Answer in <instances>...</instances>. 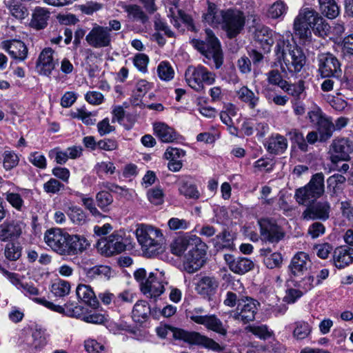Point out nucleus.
<instances>
[{"mask_svg":"<svg viewBox=\"0 0 353 353\" xmlns=\"http://www.w3.org/2000/svg\"><path fill=\"white\" fill-rule=\"evenodd\" d=\"M50 17V12L44 8L37 7L32 14L30 25L36 30H41L46 28Z\"/></svg>","mask_w":353,"mask_h":353,"instance_id":"obj_31","label":"nucleus"},{"mask_svg":"<svg viewBox=\"0 0 353 353\" xmlns=\"http://www.w3.org/2000/svg\"><path fill=\"white\" fill-rule=\"evenodd\" d=\"M200 243L203 245V247H201V245L199 243H192V248L185 255L188 263H197L200 262L201 265H203L208 246L201 239Z\"/></svg>","mask_w":353,"mask_h":353,"instance_id":"obj_28","label":"nucleus"},{"mask_svg":"<svg viewBox=\"0 0 353 353\" xmlns=\"http://www.w3.org/2000/svg\"><path fill=\"white\" fill-rule=\"evenodd\" d=\"M179 192L188 199H197L200 196V193L196 186L193 184L189 179H182L179 182Z\"/></svg>","mask_w":353,"mask_h":353,"instance_id":"obj_37","label":"nucleus"},{"mask_svg":"<svg viewBox=\"0 0 353 353\" xmlns=\"http://www.w3.org/2000/svg\"><path fill=\"white\" fill-rule=\"evenodd\" d=\"M319 13L312 8L305 7L300 9L294 21V34L300 39L306 40L311 37L313 28Z\"/></svg>","mask_w":353,"mask_h":353,"instance_id":"obj_8","label":"nucleus"},{"mask_svg":"<svg viewBox=\"0 0 353 353\" xmlns=\"http://www.w3.org/2000/svg\"><path fill=\"white\" fill-rule=\"evenodd\" d=\"M24 228L25 224L19 220L5 221L0 225V240L6 241L8 239H18Z\"/></svg>","mask_w":353,"mask_h":353,"instance_id":"obj_20","label":"nucleus"},{"mask_svg":"<svg viewBox=\"0 0 353 353\" xmlns=\"http://www.w3.org/2000/svg\"><path fill=\"white\" fill-rule=\"evenodd\" d=\"M321 13L328 19H335L340 12L339 7L334 0H319Z\"/></svg>","mask_w":353,"mask_h":353,"instance_id":"obj_36","label":"nucleus"},{"mask_svg":"<svg viewBox=\"0 0 353 353\" xmlns=\"http://www.w3.org/2000/svg\"><path fill=\"white\" fill-rule=\"evenodd\" d=\"M29 161L35 167L45 169L47 166L46 158L38 152H31L28 157Z\"/></svg>","mask_w":353,"mask_h":353,"instance_id":"obj_62","label":"nucleus"},{"mask_svg":"<svg viewBox=\"0 0 353 353\" xmlns=\"http://www.w3.org/2000/svg\"><path fill=\"white\" fill-rule=\"evenodd\" d=\"M4 3L10 14L15 19L23 20L28 16L26 7L16 0H5Z\"/></svg>","mask_w":353,"mask_h":353,"instance_id":"obj_35","label":"nucleus"},{"mask_svg":"<svg viewBox=\"0 0 353 353\" xmlns=\"http://www.w3.org/2000/svg\"><path fill=\"white\" fill-rule=\"evenodd\" d=\"M221 28L227 36L232 39L236 37L244 29L246 17L245 13L237 8L224 10Z\"/></svg>","mask_w":353,"mask_h":353,"instance_id":"obj_7","label":"nucleus"},{"mask_svg":"<svg viewBox=\"0 0 353 353\" xmlns=\"http://www.w3.org/2000/svg\"><path fill=\"white\" fill-rule=\"evenodd\" d=\"M330 28V27L328 23L319 15L312 29L315 34H318L321 37H324L327 34Z\"/></svg>","mask_w":353,"mask_h":353,"instance_id":"obj_58","label":"nucleus"},{"mask_svg":"<svg viewBox=\"0 0 353 353\" xmlns=\"http://www.w3.org/2000/svg\"><path fill=\"white\" fill-rule=\"evenodd\" d=\"M157 74L161 81L168 82L174 79L175 72L170 62L162 61L157 67Z\"/></svg>","mask_w":353,"mask_h":353,"instance_id":"obj_40","label":"nucleus"},{"mask_svg":"<svg viewBox=\"0 0 353 353\" xmlns=\"http://www.w3.org/2000/svg\"><path fill=\"white\" fill-rule=\"evenodd\" d=\"M353 152V142L347 138H338L333 140L330 149V160L333 164L350 160V154Z\"/></svg>","mask_w":353,"mask_h":353,"instance_id":"obj_11","label":"nucleus"},{"mask_svg":"<svg viewBox=\"0 0 353 353\" xmlns=\"http://www.w3.org/2000/svg\"><path fill=\"white\" fill-rule=\"evenodd\" d=\"M254 38L259 42L265 52H270L272 45L274 43L272 30L265 26H259L254 31Z\"/></svg>","mask_w":353,"mask_h":353,"instance_id":"obj_27","label":"nucleus"},{"mask_svg":"<svg viewBox=\"0 0 353 353\" xmlns=\"http://www.w3.org/2000/svg\"><path fill=\"white\" fill-rule=\"evenodd\" d=\"M156 332L161 339H165L169 332H171L175 340L183 341L191 345L201 346L216 352L223 350L220 345L213 339L195 331H188L169 325H163L157 327Z\"/></svg>","mask_w":353,"mask_h":353,"instance_id":"obj_2","label":"nucleus"},{"mask_svg":"<svg viewBox=\"0 0 353 353\" xmlns=\"http://www.w3.org/2000/svg\"><path fill=\"white\" fill-rule=\"evenodd\" d=\"M162 277V272H159V276L154 272H150L145 281L141 283V291L150 298L159 296L164 292V283L167 284Z\"/></svg>","mask_w":353,"mask_h":353,"instance_id":"obj_15","label":"nucleus"},{"mask_svg":"<svg viewBox=\"0 0 353 353\" xmlns=\"http://www.w3.org/2000/svg\"><path fill=\"white\" fill-rule=\"evenodd\" d=\"M70 291V285L69 282L64 280H57L51 286V292L56 297H63L68 295Z\"/></svg>","mask_w":353,"mask_h":353,"instance_id":"obj_45","label":"nucleus"},{"mask_svg":"<svg viewBox=\"0 0 353 353\" xmlns=\"http://www.w3.org/2000/svg\"><path fill=\"white\" fill-rule=\"evenodd\" d=\"M288 9V7L286 3L283 1L279 0L269 7L267 14L268 17L273 19H281L287 13Z\"/></svg>","mask_w":353,"mask_h":353,"instance_id":"obj_42","label":"nucleus"},{"mask_svg":"<svg viewBox=\"0 0 353 353\" xmlns=\"http://www.w3.org/2000/svg\"><path fill=\"white\" fill-rule=\"evenodd\" d=\"M25 345L30 350H34L43 347L46 339L40 330H35L31 335H27L24 341Z\"/></svg>","mask_w":353,"mask_h":353,"instance_id":"obj_34","label":"nucleus"},{"mask_svg":"<svg viewBox=\"0 0 353 353\" xmlns=\"http://www.w3.org/2000/svg\"><path fill=\"white\" fill-rule=\"evenodd\" d=\"M135 235L144 256L155 257L163 252V234L160 229L152 225L139 223L137 225Z\"/></svg>","mask_w":353,"mask_h":353,"instance_id":"obj_1","label":"nucleus"},{"mask_svg":"<svg viewBox=\"0 0 353 353\" xmlns=\"http://www.w3.org/2000/svg\"><path fill=\"white\" fill-rule=\"evenodd\" d=\"M245 330L262 340H265L273 334L272 331H270L266 325H248L245 327Z\"/></svg>","mask_w":353,"mask_h":353,"instance_id":"obj_49","label":"nucleus"},{"mask_svg":"<svg viewBox=\"0 0 353 353\" xmlns=\"http://www.w3.org/2000/svg\"><path fill=\"white\" fill-rule=\"evenodd\" d=\"M319 70L324 77L339 79L341 77V65L336 57L331 53H323L319 56Z\"/></svg>","mask_w":353,"mask_h":353,"instance_id":"obj_12","label":"nucleus"},{"mask_svg":"<svg viewBox=\"0 0 353 353\" xmlns=\"http://www.w3.org/2000/svg\"><path fill=\"white\" fill-rule=\"evenodd\" d=\"M264 145L270 154H281L288 148V141L283 135L272 134L266 139Z\"/></svg>","mask_w":353,"mask_h":353,"instance_id":"obj_22","label":"nucleus"},{"mask_svg":"<svg viewBox=\"0 0 353 353\" xmlns=\"http://www.w3.org/2000/svg\"><path fill=\"white\" fill-rule=\"evenodd\" d=\"M185 80L190 87L196 91L203 89V84L212 85L215 81V74L203 65L190 66L185 73Z\"/></svg>","mask_w":353,"mask_h":353,"instance_id":"obj_9","label":"nucleus"},{"mask_svg":"<svg viewBox=\"0 0 353 353\" xmlns=\"http://www.w3.org/2000/svg\"><path fill=\"white\" fill-rule=\"evenodd\" d=\"M129 241L125 232L115 231L109 236L99 239L97 248L101 254L110 256L123 252Z\"/></svg>","mask_w":353,"mask_h":353,"instance_id":"obj_6","label":"nucleus"},{"mask_svg":"<svg viewBox=\"0 0 353 353\" xmlns=\"http://www.w3.org/2000/svg\"><path fill=\"white\" fill-rule=\"evenodd\" d=\"M236 96L242 102L248 103L250 108H254L259 101V98L246 86L241 87L236 91Z\"/></svg>","mask_w":353,"mask_h":353,"instance_id":"obj_39","label":"nucleus"},{"mask_svg":"<svg viewBox=\"0 0 353 353\" xmlns=\"http://www.w3.org/2000/svg\"><path fill=\"white\" fill-rule=\"evenodd\" d=\"M149 57L145 54H137L133 59L134 66L141 72L145 73L148 71Z\"/></svg>","mask_w":353,"mask_h":353,"instance_id":"obj_61","label":"nucleus"},{"mask_svg":"<svg viewBox=\"0 0 353 353\" xmlns=\"http://www.w3.org/2000/svg\"><path fill=\"white\" fill-rule=\"evenodd\" d=\"M19 162V157L17 153L12 150H5L2 154L3 168L8 171L17 167Z\"/></svg>","mask_w":353,"mask_h":353,"instance_id":"obj_46","label":"nucleus"},{"mask_svg":"<svg viewBox=\"0 0 353 353\" xmlns=\"http://www.w3.org/2000/svg\"><path fill=\"white\" fill-rule=\"evenodd\" d=\"M288 134L289 135L290 139L298 145L299 148L303 152L307 150V144L303 137V134L298 130L293 129L290 131Z\"/></svg>","mask_w":353,"mask_h":353,"instance_id":"obj_52","label":"nucleus"},{"mask_svg":"<svg viewBox=\"0 0 353 353\" xmlns=\"http://www.w3.org/2000/svg\"><path fill=\"white\" fill-rule=\"evenodd\" d=\"M219 285V281L215 277L205 276L198 281L195 289L198 294L210 299L216 293Z\"/></svg>","mask_w":353,"mask_h":353,"instance_id":"obj_23","label":"nucleus"},{"mask_svg":"<svg viewBox=\"0 0 353 353\" xmlns=\"http://www.w3.org/2000/svg\"><path fill=\"white\" fill-rule=\"evenodd\" d=\"M21 255V248L14 243H8L5 248V256L10 261H16Z\"/></svg>","mask_w":353,"mask_h":353,"instance_id":"obj_55","label":"nucleus"},{"mask_svg":"<svg viewBox=\"0 0 353 353\" xmlns=\"http://www.w3.org/2000/svg\"><path fill=\"white\" fill-rule=\"evenodd\" d=\"M262 237L271 243L278 242L284 235V233L275 222L270 219H262L259 221Z\"/></svg>","mask_w":353,"mask_h":353,"instance_id":"obj_16","label":"nucleus"},{"mask_svg":"<svg viewBox=\"0 0 353 353\" xmlns=\"http://www.w3.org/2000/svg\"><path fill=\"white\" fill-rule=\"evenodd\" d=\"M207 4V8L202 17L203 21L212 27L221 26L224 10H220L212 2L208 1Z\"/></svg>","mask_w":353,"mask_h":353,"instance_id":"obj_24","label":"nucleus"},{"mask_svg":"<svg viewBox=\"0 0 353 353\" xmlns=\"http://www.w3.org/2000/svg\"><path fill=\"white\" fill-rule=\"evenodd\" d=\"M274 52L278 61H282L290 72H300L305 64L306 57L302 50L288 40L279 39Z\"/></svg>","mask_w":353,"mask_h":353,"instance_id":"obj_3","label":"nucleus"},{"mask_svg":"<svg viewBox=\"0 0 353 353\" xmlns=\"http://www.w3.org/2000/svg\"><path fill=\"white\" fill-rule=\"evenodd\" d=\"M333 259L335 263L350 265L353 263V248L346 246H339L333 252Z\"/></svg>","mask_w":353,"mask_h":353,"instance_id":"obj_38","label":"nucleus"},{"mask_svg":"<svg viewBox=\"0 0 353 353\" xmlns=\"http://www.w3.org/2000/svg\"><path fill=\"white\" fill-rule=\"evenodd\" d=\"M49 157L54 159L57 164H65L69 159L65 150H61L59 148H55L49 152Z\"/></svg>","mask_w":353,"mask_h":353,"instance_id":"obj_60","label":"nucleus"},{"mask_svg":"<svg viewBox=\"0 0 353 353\" xmlns=\"http://www.w3.org/2000/svg\"><path fill=\"white\" fill-rule=\"evenodd\" d=\"M70 116L73 119L81 120L85 125H93L96 120L93 118L94 114L88 112L85 108L76 109L71 112Z\"/></svg>","mask_w":353,"mask_h":353,"instance_id":"obj_47","label":"nucleus"},{"mask_svg":"<svg viewBox=\"0 0 353 353\" xmlns=\"http://www.w3.org/2000/svg\"><path fill=\"white\" fill-rule=\"evenodd\" d=\"M324 175L322 172L314 174L309 183L297 189L294 198L298 203L305 205L321 197L324 193Z\"/></svg>","mask_w":353,"mask_h":353,"instance_id":"obj_5","label":"nucleus"},{"mask_svg":"<svg viewBox=\"0 0 353 353\" xmlns=\"http://www.w3.org/2000/svg\"><path fill=\"white\" fill-rule=\"evenodd\" d=\"M81 274L89 280L95 279H109L113 276L110 266H82Z\"/></svg>","mask_w":353,"mask_h":353,"instance_id":"obj_26","label":"nucleus"},{"mask_svg":"<svg viewBox=\"0 0 353 353\" xmlns=\"http://www.w3.org/2000/svg\"><path fill=\"white\" fill-rule=\"evenodd\" d=\"M330 204L329 202L319 201L309 207L303 212V217L306 220L319 219L325 221L330 217Z\"/></svg>","mask_w":353,"mask_h":353,"instance_id":"obj_17","label":"nucleus"},{"mask_svg":"<svg viewBox=\"0 0 353 353\" xmlns=\"http://www.w3.org/2000/svg\"><path fill=\"white\" fill-rule=\"evenodd\" d=\"M67 214L74 224L81 225L86 222L85 213L79 207L74 205L69 207Z\"/></svg>","mask_w":353,"mask_h":353,"instance_id":"obj_44","label":"nucleus"},{"mask_svg":"<svg viewBox=\"0 0 353 353\" xmlns=\"http://www.w3.org/2000/svg\"><path fill=\"white\" fill-rule=\"evenodd\" d=\"M82 319L86 323L94 324H103L107 321L104 314L97 311H91L86 313L83 316Z\"/></svg>","mask_w":353,"mask_h":353,"instance_id":"obj_54","label":"nucleus"},{"mask_svg":"<svg viewBox=\"0 0 353 353\" xmlns=\"http://www.w3.org/2000/svg\"><path fill=\"white\" fill-rule=\"evenodd\" d=\"M94 170L99 176L108 175L113 174L115 172L116 168L111 161H101L95 165Z\"/></svg>","mask_w":353,"mask_h":353,"instance_id":"obj_51","label":"nucleus"},{"mask_svg":"<svg viewBox=\"0 0 353 353\" xmlns=\"http://www.w3.org/2000/svg\"><path fill=\"white\" fill-rule=\"evenodd\" d=\"M85 349L88 353H105L103 345L94 339H88L85 341Z\"/></svg>","mask_w":353,"mask_h":353,"instance_id":"obj_64","label":"nucleus"},{"mask_svg":"<svg viewBox=\"0 0 353 353\" xmlns=\"http://www.w3.org/2000/svg\"><path fill=\"white\" fill-rule=\"evenodd\" d=\"M54 51L50 48H44L40 53L37 61V68L42 75L50 76L57 63L54 57Z\"/></svg>","mask_w":353,"mask_h":353,"instance_id":"obj_18","label":"nucleus"},{"mask_svg":"<svg viewBox=\"0 0 353 353\" xmlns=\"http://www.w3.org/2000/svg\"><path fill=\"white\" fill-rule=\"evenodd\" d=\"M205 41L192 39V46L209 61L213 60L216 68H219L223 63V54L219 41L212 30H205Z\"/></svg>","mask_w":353,"mask_h":353,"instance_id":"obj_4","label":"nucleus"},{"mask_svg":"<svg viewBox=\"0 0 353 353\" xmlns=\"http://www.w3.org/2000/svg\"><path fill=\"white\" fill-rule=\"evenodd\" d=\"M258 302L252 299L246 297L238 302L236 308L230 312V316L243 323H248L255 319V315L258 311Z\"/></svg>","mask_w":353,"mask_h":353,"instance_id":"obj_10","label":"nucleus"},{"mask_svg":"<svg viewBox=\"0 0 353 353\" xmlns=\"http://www.w3.org/2000/svg\"><path fill=\"white\" fill-rule=\"evenodd\" d=\"M283 90L292 96L294 97L293 101H300L301 99L305 98V87L303 81H299L296 84H290L287 82L286 86H285Z\"/></svg>","mask_w":353,"mask_h":353,"instance_id":"obj_43","label":"nucleus"},{"mask_svg":"<svg viewBox=\"0 0 353 353\" xmlns=\"http://www.w3.org/2000/svg\"><path fill=\"white\" fill-rule=\"evenodd\" d=\"M63 188L64 185L55 178H50L43 184V190L48 194H57Z\"/></svg>","mask_w":353,"mask_h":353,"instance_id":"obj_57","label":"nucleus"},{"mask_svg":"<svg viewBox=\"0 0 353 353\" xmlns=\"http://www.w3.org/2000/svg\"><path fill=\"white\" fill-rule=\"evenodd\" d=\"M154 134L164 143H171L176 140L179 134L171 126L163 122H155L153 123Z\"/></svg>","mask_w":353,"mask_h":353,"instance_id":"obj_25","label":"nucleus"},{"mask_svg":"<svg viewBox=\"0 0 353 353\" xmlns=\"http://www.w3.org/2000/svg\"><path fill=\"white\" fill-rule=\"evenodd\" d=\"M190 319L194 323L204 325L208 330H212L221 335L227 334L221 321L215 315H190Z\"/></svg>","mask_w":353,"mask_h":353,"instance_id":"obj_19","label":"nucleus"},{"mask_svg":"<svg viewBox=\"0 0 353 353\" xmlns=\"http://www.w3.org/2000/svg\"><path fill=\"white\" fill-rule=\"evenodd\" d=\"M192 243H199L203 247V245L200 243V237L195 234L187 233L183 236H179L172 242L171 252L175 255L181 256L188 248L192 247Z\"/></svg>","mask_w":353,"mask_h":353,"instance_id":"obj_21","label":"nucleus"},{"mask_svg":"<svg viewBox=\"0 0 353 353\" xmlns=\"http://www.w3.org/2000/svg\"><path fill=\"white\" fill-rule=\"evenodd\" d=\"M96 199L98 206L103 210H105L113 201L111 194L105 190H101L98 192L96 196Z\"/></svg>","mask_w":353,"mask_h":353,"instance_id":"obj_53","label":"nucleus"},{"mask_svg":"<svg viewBox=\"0 0 353 353\" xmlns=\"http://www.w3.org/2000/svg\"><path fill=\"white\" fill-rule=\"evenodd\" d=\"M122 8L128 13V17L134 21L145 23L148 20L147 16L139 6L123 4Z\"/></svg>","mask_w":353,"mask_h":353,"instance_id":"obj_41","label":"nucleus"},{"mask_svg":"<svg viewBox=\"0 0 353 353\" xmlns=\"http://www.w3.org/2000/svg\"><path fill=\"white\" fill-rule=\"evenodd\" d=\"M185 151L181 148L168 147L164 152L163 157L168 161H181L185 156Z\"/></svg>","mask_w":353,"mask_h":353,"instance_id":"obj_56","label":"nucleus"},{"mask_svg":"<svg viewBox=\"0 0 353 353\" xmlns=\"http://www.w3.org/2000/svg\"><path fill=\"white\" fill-rule=\"evenodd\" d=\"M68 238H69V234L61 228H50L44 234L45 243L61 254H65Z\"/></svg>","mask_w":353,"mask_h":353,"instance_id":"obj_14","label":"nucleus"},{"mask_svg":"<svg viewBox=\"0 0 353 353\" xmlns=\"http://www.w3.org/2000/svg\"><path fill=\"white\" fill-rule=\"evenodd\" d=\"M4 48L14 59L23 61L28 54V48L25 43L19 40H13L5 44Z\"/></svg>","mask_w":353,"mask_h":353,"instance_id":"obj_29","label":"nucleus"},{"mask_svg":"<svg viewBox=\"0 0 353 353\" xmlns=\"http://www.w3.org/2000/svg\"><path fill=\"white\" fill-rule=\"evenodd\" d=\"M76 294L80 301L91 307H95L99 304L93 290L89 285L79 284L76 289Z\"/></svg>","mask_w":353,"mask_h":353,"instance_id":"obj_30","label":"nucleus"},{"mask_svg":"<svg viewBox=\"0 0 353 353\" xmlns=\"http://www.w3.org/2000/svg\"><path fill=\"white\" fill-rule=\"evenodd\" d=\"M148 200L154 205H160L163 202V192L161 188L150 189L147 193Z\"/></svg>","mask_w":353,"mask_h":353,"instance_id":"obj_63","label":"nucleus"},{"mask_svg":"<svg viewBox=\"0 0 353 353\" xmlns=\"http://www.w3.org/2000/svg\"><path fill=\"white\" fill-rule=\"evenodd\" d=\"M85 41L94 48H108L111 45L112 36L108 27L94 24L85 36Z\"/></svg>","mask_w":353,"mask_h":353,"instance_id":"obj_13","label":"nucleus"},{"mask_svg":"<svg viewBox=\"0 0 353 353\" xmlns=\"http://www.w3.org/2000/svg\"><path fill=\"white\" fill-rule=\"evenodd\" d=\"M311 330L310 325L307 322H296L293 331V336L297 340L304 339L310 334Z\"/></svg>","mask_w":353,"mask_h":353,"instance_id":"obj_50","label":"nucleus"},{"mask_svg":"<svg viewBox=\"0 0 353 353\" xmlns=\"http://www.w3.org/2000/svg\"><path fill=\"white\" fill-rule=\"evenodd\" d=\"M267 76L269 83L278 85L282 90L286 86L287 81L282 78L281 73L278 70H271L267 74Z\"/></svg>","mask_w":353,"mask_h":353,"instance_id":"obj_59","label":"nucleus"},{"mask_svg":"<svg viewBox=\"0 0 353 353\" xmlns=\"http://www.w3.org/2000/svg\"><path fill=\"white\" fill-rule=\"evenodd\" d=\"M334 130V125L328 119L323 120L321 123L318 125V133L319 134V141H325L330 139Z\"/></svg>","mask_w":353,"mask_h":353,"instance_id":"obj_48","label":"nucleus"},{"mask_svg":"<svg viewBox=\"0 0 353 353\" xmlns=\"http://www.w3.org/2000/svg\"><path fill=\"white\" fill-rule=\"evenodd\" d=\"M151 312L150 307L145 301H137L132 310V319L135 322H145L149 317Z\"/></svg>","mask_w":353,"mask_h":353,"instance_id":"obj_33","label":"nucleus"},{"mask_svg":"<svg viewBox=\"0 0 353 353\" xmlns=\"http://www.w3.org/2000/svg\"><path fill=\"white\" fill-rule=\"evenodd\" d=\"M89 246V243L86 239L79 235H70L67 239L66 254H75L78 252H82Z\"/></svg>","mask_w":353,"mask_h":353,"instance_id":"obj_32","label":"nucleus"}]
</instances>
